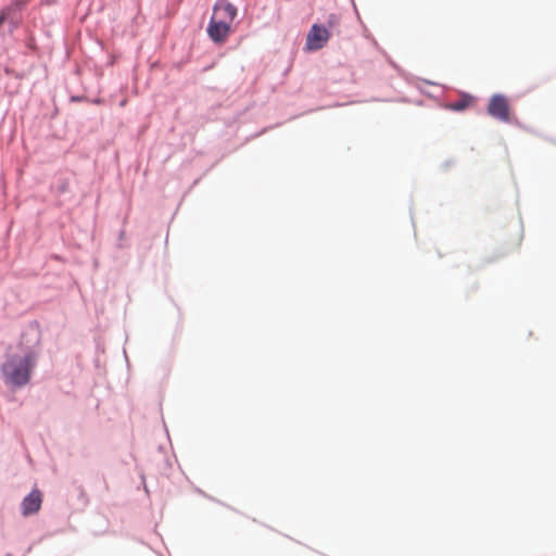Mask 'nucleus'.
I'll return each instance as SVG.
<instances>
[{"instance_id":"nucleus-1","label":"nucleus","mask_w":556,"mask_h":556,"mask_svg":"<svg viewBox=\"0 0 556 556\" xmlns=\"http://www.w3.org/2000/svg\"><path fill=\"white\" fill-rule=\"evenodd\" d=\"M35 355L28 353L25 356H11L2 365L3 380L8 386L21 388L28 383L30 372L35 367Z\"/></svg>"},{"instance_id":"nucleus-2","label":"nucleus","mask_w":556,"mask_h":556,"mask_svg":"<svg viewBox=\"0 0 556 556\" xmlns=\"http://www.w3.org/2000/svg\"><path fill=\"white\" fill-rule=\"evenodd\" d=\"M488 113L501 122L508 123L510 121V108L507 98L502 94H494L489 101Z\"/></svg>"},{"instance_id":"nucleus-3","label":"nucleus","mask_w":556,"mask_h":556,"mask_svg":"<svg viewBox=\"0 0 556 556\" xmlns=\"http://www.w3.org/2000/svg\"><path fill=\"white\" fill-rule=\"evenodd\" d=\"M330 38V33L327 27L314 24L306 36V49L316 51L324 48Z\"/></svg>"},{"instance_id":"nucleus-4","label":"nucleus","mask_w":556,"mask_h":556,"mask_svg":"<svg viewBox=\"0 0 556 556\" xmlns=\"http://www.w3.org/2000/svg\"><path fill=\"white\" fill-rule=\"evenodd\" d=\"M231 31V25L217 20L216 16H212L207 26V35L212 41L218 45H223L229 37Z\"/></svg>"},{"instance_id":"nucleus-5","label":"nucleus","mask_w":556,"mask_h":556,"mask_svg":"<svg viewBox=\"0 0 556 556\" xmlns=\"http://www.w3.org/2000/svg\"><path fill=\"white\" fill-rule=\"evenodd\" d=\"M212 16H216L217 20L231 25L237 16V9L233 4L227 1H218L214 5Z\"/></svg>"},{"instance_id":"nucleus-6","label":"nucleus","mask_w":556,"mask_h":556,"mask_svg":"<svg viewBox=\"0 0 556 556\" xmlns=\"http://www.w3.org/2000/svg\"><path fill=\"white\" fill-rule=\"evenodd\" d=\"M42 503V494L39 490H33L22 502V514L29 516L37 513Z\"/></svg>"},{"instance_id":"nucleus-7","label":"nucleus","mask_w":556,"mask_h":556,"mask_svg":"<svg viewBox=\"0 0 556 556\" xmlns=\"http://www.w3.org/2000/svg\"><path fill=\"white\" fill-rule=\"evenodd\" d=\"M469 104V101L468 100H459L455 103L452 104V108L456 111H463L465 110Z\"/></svg>"},{"instance_id":"nucleus-8","label":"nucleus","mask_w":556,"mask_h":556,"mask_svg":"<svg viewBox=\"0 0 556 556\" xmlns=\"http://www.w3.org/2000/svg\"><path fill=\"white\" fill-rule=\"evenodd\" d=\"M327 24H328V27H329V28H333V27H336V26L339 24V18H338V16H337V15H334V14H331V15L329 16V18H328Z\"/></svg>"}]
</instances>
